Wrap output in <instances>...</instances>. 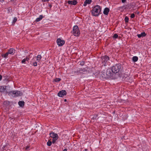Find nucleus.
<instances>
[{"label": "nucleus", "mask_w": 151, "mask_h": 151, "mask_svg": "<svg viewBox=\"0 0 151 151\" xmlns=\"http://www.w3.org/2000/svg\"><path fill=\"white\" fill-rule=\"evenodd\" d=\"M50 137L53 138L52 142L54 143L58 138V136L57 134L55 133L52 132H51L49 134Z\"/></svg>", "instance_id": "obj_5"}, {"label": "nucleus", "mask_w": 151, "mask_h": 151, "mask_svg": "<svg viewBox=\"0 0 151 151\" xmlns=\"http://www.w3.org/2000/svg\"><path fill=\"white\" fill-rule=\"evenodd\" d=\"M87 70L85 68L81 69L78 71V73H84V72H87Z\"/></svg>", "instance_id": "obj_16"}, {"label": "nucleus", "mask_w": 151, "mask_h": 151, "mask_svg": "<svg viewBox=\"0 0 151 151\" xmlns=\"http://www.w3.org/2000/svg\"><path fill=\"white\" fill-rule=\"evenodd\" d=\"M97 117V115L96 114H95L94 115H93L91 116V119L92 120H93V122H94V121H95Z\"/></svg>", "instance_id": "obj_17"}, {"label": "nucleus", "mask_w": 151, "mask_h": 151, "mask_svg": "<svg viewBox=\"0 0 151 151\" xmlns=\"http://www.w3.org/2000/svg\"><path fill=\"white\" fill-rule=\"evenodd\" d=\"M66 92L65 90H62L59 92L58 95L60 97H63L66 94Z\"/></svg>", "instance_id": "obj_9"}, {"label": "nucleus", "mask_w": 151, "mask_h": 151, "mask_svg": "<svg viewBox=\"0 0 151 151\" xmlns=\"http://www.w3.org/2000/svg\"><path fill=\"white\" fill-rule=\"evenodd\" d=\"M24 59H25L26 61H28L29 60V58L28 57H27Z\"/></svg>", "instance_id": "obj_32"}, {"label": "nucleus", "mask_w": 151, "mask_h": 151, "mask_svg": "<svg viewBox=\"0 0 151 151\" xmlns=\"http://www.w3.org/2000/svg\"><path fill=\"white\" fill-rule=\"evenodd\" d=\"M126 1V0H122V2L123 3L125 2Z\"/></svg>", "instance_id": "obj_34"}, {"label": "nucleus", "mask_w": 151, "mask_h": 151, "mask_svg": "<svg viewBox=\"0 0 151 151\" xmlns=\"http://www.w3.org/2000/svg\"><path fill=\"white\" fill-rule=\"evenodd\" d=\"M7 87L6 86H0V92H3L6 91V92L7 93H8L7 92H7L6 91V87Z\"/></svg>", "instance_id": "obj_10"}, {"label": "nucleus", "mask_w": 151, "mask_h": 151, "mask_svg": "<svg viewBox=\"0 0 151 151\" xmlns=\"http://www.w3.org/2000/svg\"><path fill=\"white\" fill-rule=\"evenodd\" d=\"M58 45L59 46H61L63 45L65 43V41L63 40H62L60 38L57 39V41Z\"/></svg>", "instance_id": "obj_8"}, {"label": "nucleus", "mask_w": 151, "mask_h": 151, "mask_svg": "<svg viewBox=\"0 0 151 151\" xmlns=\"http://www.w3.org/2000/svg\"><path fill=\"white\" fill-rule=\"evenodd\" d=\"M67 151V149L66 148L65 149L63 150V151Z\"/></svg>", "instance_id": "obj_37"}, {"label": "nucleus", "mask_w": 151, "mask_h": 151, "mask_svg": "<svg viewBox=\"0 0 151 151\" xmlns=\"http://www.w3.org/2000/svg\"><path fill=\"white\" fill-rule=\"evenodd\" d=\"M103 65L104 66H106L107 64L108 65V63L109 60V58L107 55L102 56L101 57Z\"/></svg>", "instance_id": "obj_6"}, {"label": "nucleus", "mask_w": 151, "mask_h": 151, "mask_svg": "<svg viewBox=\"0 0 151 151\" xmlns=\"http://www.w3.org/2000/svg\"><path fill=\"white\" fill-rule=\"evenodd\" d=\"M126 6H127V7H129V5H127Z\"/></svg>", "instance_id": "obj_39"}, {"label": "nucleus", "mask_w": 151, "mask_h": 151, "mask_svg": "<svg viewBox=\"0 0 151 151\" xmlns=\"http://www.w3.org/2000/svg\"><path fill=\"white\" fill-rule=\"evenodd\" d=\"M68 3L69 4L75 5L77 3V1L76 0H69L68 1Z\"/></svg>", "instance_id": "obj_11"}, {"label": "nucleus", "mask_w": 151, "mask_h": 151, "mask_svg": "<svg viewBox=\"0 0 151 151\" xmlns=\"http://www.w3.org/2000/svg\"><path fill=\"white\" fill-rule=\"evenodd\" d=\"M111 68L114 73L116 75L122 69V66L120 64H118L113 66Z\"/></svg>", "instance_id": "obj_3"}, {"label": "nucleus", "mask_w": 151, "mask_h": 151, "mask_svg": "<svg viewBox=\"0 0 151 151\" xmlns=\"http://www.w3.org/2000/svg\"><path fill=\"white\" fill-rule=\"evenodd\" d=\"M109 11V8L106 7L104 9L103 13L104 14L107 15L108 14Z\"/></svg>", "instance_id": "obj_13"}, {"label": "nucleus", "mask_w": 151, "mask_h": 151, "mask_svg": "<svg viewBox=\"0 0 151 151\" xmlns=\"http://www.w3.org/2000/svg\"><path fill=\"white\" fill-rule=\"evenodd\" d=\"M29 147V146H27L26 148V150H27V149Z\"/></svg>", "instance_id": "obj_36"}, {"label": "nucleus", "mask_w": 151, "mask_h": 151, "mask_svg": "<svg viewBox=\"0 0 151 151\" xmlns=\"http://www.w3.org/2000/svg\"><path fill=\"white\" fill-rule=\"evenodd\" d=\"M61 79L59 78H56L55 79V82H58L61 80Z\"/></svg>", "instance_id": "obj_24"}, {"label": "nucleus", "mask_w": 151, "mask_h": 151, "mask_svg": "<svg viewBox=\"0 0 151 151\" xmlns=\"http://www.w3.org/2000/svg\"><path fill=\"white\" fill-rule=\"evenodd\" d=\"M101 11V8L99 5L95 6L92 11V14L94 16H98Z\"/></svg>", "instance_id": "obj_2"}, {"label": "nucleus", "mask_w": 151, "mask_h": 151, "mask_svg": "<svg viewBox=\"0 0 151 151\" xmlns=\"http://www.w3.org/2000/svg\"><path fill=\"white\" fill-rule=\"evenodd\" d=\"M11 1H13L14 0H10Z\"/></svg>", "instance_id": "obj_41"}, {"label": "nucleus", "mask_w": 151, "mask_h": 151, "mask_svg": "<svg viewBox=\"0 0 151 151\" xmlns=\"http://www.w3.org/2000/svg\"><path fill=\"white\" fill-rule=\"evenodd\" d=\"M7 93L9 95L13 97L21 96L22 95V93L19 91H11Z\"/></svg>", "instance_id": "obj_4"}, {"label": "nucleus", "mask_w": 151, "mask_h": 151, "mask_svg": "<svg viewBox=\"0 0 151 151\" xmlns=\"http://www.w3.org/2000/svg\"><path fill=\"white\" fill-rule=\"evenodd\" d=\"M17 19L16 17L14 18L13 21V23H15L17 21Z\"/></svg>", "instance_id": "obj_27"}, {"label": "nucleus", "mask_w": 151, "mask_h": 151, "mask_svg": "<svg viewBox=\"0 0 151 151\" xmlns=\"http://www.w3.org/2000/svg\"><path fill=\"white\" fill-rule=\"evenodd\" d=\"M42 58L41 55H38L37 57V60L38 62H40Z\"/></svg>", "instance_id": "obj_20"}, {"label": "nucleus", "mask_w": 151, "mask_h": 151, "mask_svg": "<svg viewBox=\"0 0 151 151\" xmlns=\"http://www.w3.org/2000/svg\"><path fill=\"white\" fill-rule=\"evenodd\" d=\"M84 63H85L84 61H82L79 64L81 65H84Z\"/></svg>", "instance_id": "obj_29"}, {"label": "nucleus", "mask_w": 151, "mask_h": 151, "mask_svg": "<svg viewBox=\"0 0 151 151\" xmlns=\"http://www.w3.org/2000/svg\"><path fill=\"white\" fill-rule=\"evenodd\" d=\"M106 74V77L107 78L112 77L113 78L114 76L115 75L111 68H109L107 69ZM101 75L104 78L106 77L105 75L104 74L102 73L101 74Z\"/></svg>", "instance_id": "obj_1"}, {"label": "nucleus", "mask_w": 151, "mask_h": 151, "mask_svg": "<svg viewBox=\"0 0 151 151\" xmlns=\"http://www.w3.org/2000/svg\"><path fill=\"white\" fill-rule=\"evenodd\" d=\"M9 54L7 52L4 54H2V56L3 57L6 58L8 56Z\"/></svg>", "instance_id": "obj_22"}, {"label": "nucleus", "mask_w": 151, "mask_h": 151, "mask_svg": "<svg viewBox=\"0 0 151 151\" xmlns=\"http://www.w3.org/2000/svg\"><path fill=\"white\" fill-rule=\"evenodd\" d=\"M49 1V0H42V2L48 1Z\"/></svg>", "instance_id": "obj_33"}, {"label": "nucleus", "mask_w": 151, "mask_h": 151, "mask_svg": "<svg viewBox=\"0 0 151 151\" xmlns=\"http://www.w3.org/2000/svg\"><path fill=\"white\" fill-rule=\"evenodd\" d=\"M66 99H65L64 101H66Z\"/></svg>", "instance_id": "obj_40"}, {"label": "nucleus", "mask_w": 151, "mask_h": 151, "mask_svg": "<svg viewBox=\"0 0 151 151\" xmlns=\"http://www.w3.org/2000/svg\"><path fill=\"white\" fill-rule=\"evenodd\" d=\"M73 33L75 36H78L80 34V31L78 26L76 25L74 27Z\"/></svg>", "instance_id": "obj_7"}, {"label": "nucleus", "mask_w": 151, "mask_h": 151, "mask_svg": "<svg viewBox=\"0 0 151 151\" xmlns=\"http://www.w3.org/2000/svg\"><path fill=\"white\" fill-rule=\"evenodd\" d=\"M129 19V18L127 17L126 16L125 17V18L124 19V20H125V22H128Z\"/></svg>", "instance_id": "obj_23"}, {"label": "nucleus", "mask_w": 151, "mask_h": 151, "mask_svg": "<svg viewBox=\"0 0 151 151\" xmlns=\"http://www.w3.org/2000/svg\"><path fill=\"white\" fill-rule=\"evenodd\" d=\"M26 61L25 59H24L23 60H22V63H25Z\"/></svg>", "instance_id": "obj_30"}, {"label": "nucleus", "mask_w": 151, "mask_h": 151, "mask_svg": "<svg viewBox=\"0 0 151 151\" xmlns=\"http://www.w3.org/2000/svg\"><path fill=\"white\" fill-rule=\"evenodd\" d=\"M19 106L21 107H23L24 105V101H20L18 102Z\"/></svg>", "instance_id": "obj_18"}, {"label": "nucleus", "mask_w": 151, "mask_h": 151, "mask_svg": "<svg viewBox=\"0 0 151 151\" xmlns=\"http://www.w3.org/2000/svg\"><path fill=\"white\" fill-rule=\"evenodd\" d=\"M7 52L9 54L13 55L15 52V50L13 48H10Z\"/></svg>", "instance_id": "obj_12"}, {"label": "nucleus", "mask_w": 151, "mask_h": 151, "mask_svg": "<svg viewBox=\"0 0 151 151\" xmlns=\"http://www.w3.org/2000/svg\"><path fill=\"white\" fill-rule=\"evenodd\" d=\"M2 78V76H1V75H0V81H1V80Z\"/></svg>", "instance_id": "obj_35"}, {"label": "nucleus", "mask_w": 151, "mask_h": 151, "mask_svg": "<svg viewBox=\"0 0 151 151\" xmlns=\"http://www.w3.org/2000/svg\"><path fill=\"white\" fill-rule=\"evenodd\" d=\"M118 37V35L116 34H115L114 35L113 37V38H116Z\"/></svg>", "instance_id": "obj_26"}, {"label": "nucleus", "mask_w": 151, "mask_h": 151, "mask_svg": "<svg viewBox=\"0 0 151 151\" xmlns=\"http://www.w3.org/2000/svg\"><path fill=\"white\" fill-rule=\"evenodd\" d=\"M43 17V16L42 15H40L39 17L38 18H37L36 20V21L37 22H38L39 21H40L41 19H42Z\"/></svg>", "instance_id": "obj_19"}, {"label": "nucleus", "mask_w": 151, "mask_h": 151, "mask_svg": "<svg viewBox=\"0 0 151 151\" xmlns=\"http://www.w3.org/2000/svg\"><path fill=\"white\" fill-rule=\"evenodd\" d=\"M138 60V58L137 57L135 56L132 58V61L133 62H137Z\"/></svg>", "instance_id": "obj_21"}, {"label": "nucleus", "mask_w": 151, "mask_h": 151, "mask_svg": "<svg viewBox=\"0 0 151 151\" xmlns=\"http://www.w3.org/2000/svg\"><path fill=\"white\" fill-rule=\"evenodd\" d=\"M91 0H86L83 4V6H85L87 4H90L91 2Z\"/></svg>", "instance_id": "obj_14"}, {"label": "nucleus", "mask_w": 151, "mask_h": 151, "mask_svg": "<svg viewBox=\"0 0 151 151\" xmlns=\"http://www.w3.org/2000/svg\"><path fill=\"white\" fill-rule=\"evenodd\" d=\"M146 35L145 32H142L141 34H138L137 36L139 38H140L141 37H145Z\"/></svg>", "instance_id": "obj_15"}, {"label": "nucleus", "mask_w": 151, "mask_h": 151, "mask_svg": "<svg viewBox=\"0 0 151 151\" xmlns=\"http://www.w3.org/2000/svg\"><path fill=\"white\" fill-rule=\"evenodd\" d=\"M52 144V142L50 141H48L47 142V145L48 146H50Z\"/></svg>", "instance_id": "obj_25"}, {"label": "nucleus", "mask_w": 151, "mask_h": 151, "mask_svg": "<svg viewBox=\"0 0 151 151\" xmlns=\"http://www.w3.org/2000/svg\"><path fill=\"white\" fill-rule=\"evenodd\" d=\"M11 9H12L9 8V9H8V11L9 12H10V10H11Z\"/></svg>", "instance_id": "obj_38"}, {"label": "nucleus", "mask_w": 151, "mask_h": 151, "mask_svg": "<svg viewBox=\"0 0 151 151\" xmlns=\"http://www.w3.org/2000/svg\"><path fill=\"white\" fill-rule=\"evenodd\" d=\"M130 17L132 18H134V17H135L134 14L133 13L131 14Z\"/></svg>", "instance_id": "obj_28"}, {"label": "nucleus", "mask_w": 151, "mask_h": 151, "mask_svg": "<svg viewBox=\"0 0 151 151\" xmlns=\"http://www.w3.org/2000/svg\"><path fill=\"white\" fill-rule=\"evenodd\" d=\"M33 65L34 66H37V62H35L33 64Z\"/></svg>", "instance_id": "obj_31"}]
</instances>
